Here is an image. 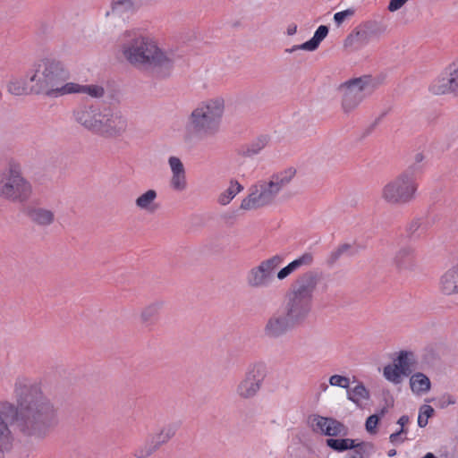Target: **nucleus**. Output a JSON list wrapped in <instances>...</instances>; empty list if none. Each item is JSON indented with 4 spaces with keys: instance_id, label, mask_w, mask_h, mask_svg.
Returning <instances> with one entry per match:
<instances>
[{
    "instance_id": "1",
    "label": "nucleus",
    "mask_w": 458,
    "mask_h": 458,
    "mask_svg": "<svg viewBox=\"0 0 458 458\" xmlns=\"http://www.w3.org/2000/svg\"><path fill=\"white\" fill-rule=\"evenodd\" d=\"M14 402L0 401V452H9L16 434L42 441L56 423V409L39 382L18 377L13 386Z\"/></svg>"
},
{
    "instance_id": "2",
    "label": "nucleus",
    "mask_w": 458,
    "mask_h": 458,
    "mask_svg": "<svg viewBox=\"0 0 458 458\" xmlns=\"http://www.w3.org/2000/svg\"><path fill=\"white\" fill-rule=\"evenodd\" d=\"M119 47L131 65L162 77L169 75L174 62L180 57L172 50L161 49L155 40L140 30L124 31L120 37Z\"/></svg>"
},
{
    "instance_id": "3",
    "label": "nucleus",
    "mask_w": 458,
    "mask_h": 458,
    "mask_svg": "<svg viewBox=\"0 0 458 458\" xmlns=\"http://www.w3.org/2000/svg\"><path fill=\"white\" fill-rule=\"evenodd\" d=\"M30 83V91L43 94L48 98H58L68 95L66 89L70 82H66L68 72L62 63L54 59H42L34 64L27 72Z\"/></svg>"
},
{
    "instance_id": "4",
    "label": "nucleus",
    "mask_w": 458,
    "mask_h": 458,
    "mask_svg": "<svg viewBox=\"0 0 458 458\" xmlns=\"http://www.w3.org/2000/svg\"><path fill=\"white\" fill-rule=\"evenodd\" d=\"M224 111L225 101L221 98L199 104L187 117L184 124V139L191 141L215 136L220 129Z\"/></svg>"
},
{
    "instance_id": "5",
    "label": "nucleus",
    "mask_w": 458,
    "mask_h": 458,
    "mask_svg": "<svg viewBox=\"0 0 458 458\" xmlns=\"http://www.w3.org/2000/svg\"><path fill=\"white\" fill-rule=\"evenodd\" d=\"M320 281V275L309 270L300 275L286 293L283 310L296 325L302 323L312 309L314 293Z\"/></svg>"
},
{
    "instance_id": "6",
    "label": "nucleus",
    "mask_w": 458,
    "mask_h": 458,
    "mask_svg": "<svg viewBox=\"0 0 458 458\" xmlns=\"http://www.w3.org/2000/svg\"><path fill=\"white\" fill-rule=\"evenodd\" d=\"M296 174L293 167L274 173L267 180H261L252 185L249 194L242 200L241 209L256 210L275 203L281 191L286 187Z\"/></svg>"
},
{
    "instance_id": "7",
    "label": "nucleus",
    "mask_w": 458,
    "mask_h": 458,
    "mask_svg": "<svg viewBox=\"0 0 458 458\" xmlns=\"http://www.w3.org/2000/svg\"><path fill=\"white\" fill-rule=\"evenodd\" d=\"M418 169L413 165L386 183L380 193L382 199L390 206H404L413 201L418 190L415 176Z\"/></svg>"
},
{
    "instance_id": "8",
    "label": "nucleus",
    "mask_w": 458,
    "mask_h": 458,
    "mask_svg": "<svg viewBox=\"0 0 458 458\" xmlns=\"http://www.w3.org/2000/svg\"><path fill=\"white\" fill-rule=\"evenodd\" d=\"M32 185L23 175L18 164H9L0 171V198L13 202L24 203L32 195Z\"/></svg>"
},
{
    "instance_id": "9",
    "label": "nucleus",
    "mask_w": 458,
    "mask_h": 458,
    "mask_svg": "<svg viewBox=\"0 0 458 458\" xmlns=\"http://www.w3.org/2000/svg\"><path fill=\"white\" fill-rule=\"evenodd\" d=\"M379 85V79L370 75L351 79L341 84L338 89L342 95L341 106L344 113L349 114L356 109Z\"/></svg>"
},
{
    "instance_id": "10",
    "label": "nucleus",
    "mask_w": 458,
    "mask_h": 458,
    "mask_svg": "<svg viewBox=\"0 0 458 458\" xmlns=\"http://www.w3.org/2000/svg\"><path fill=\"white\" fill-rule=\"evenodd\" d=\"M284 257L276 254L251 267L246 275V284L251 289L268 287L274 280L276 269L283 263Z\"/></svg>"
},
{
    "instance_id": "11",
    "label": "nucleus",
    "mask_w": 458,
    "mask_h": 458,
    "mask_svg": "<svg viewBox=\"0 0 458 458\" xmlns=\"http://www.w3.org/2000/svg\"><path fill=\"white\" fill-rule=\"evenodd\" d=\"M266 377L267 367L264 363L258 362L250 365L244 377L236 385V395L243 400L253 399L260 391Z\"/></svg>"
},
{
    "instance_id": "12",
    "label": "nucleus",
    "mask_w": 458,
    "mask_h": 458,
    "mask_svg": "<svg viewBox=\"0 0 458 458\" xmlns=\"http://www.w3.org/2000/svg\"><path fill=\"white\" fill-rule=\"evenodd\" d=\"M386 30L387 25L382 21H367L345 38L344 47L358 49L367 45L370 40L379 38Z\"/></svg>"
},
{
    "instance_id": "13",
    "label": "nucleus",
    "mask_w": 458,
    "mask_h": 458,
    "mask_svg": "<svg viewBox=\"0 0 458 458\" xmlns=\"http://www.w3.org/2000/svg\"><path fill=\"white\" fill-rule=\"evenodd\" d=\"M433 95H458V58L432 81L428 87Z\"/></svg>"
},
{
    "instance_id": "14",
    "label": "nucleus",
    "mask_w": 458,
    "mask_h": 458,
    "mask_svg": "<svg viewBox=\"0 0 458 458\" xmlns=\"http://www.w3.org/2000/svg\"><path fill=\"white\" fill-rule=\"evenodd\" d=\"M296 324L284 312L276 311L266 320L263 335L269 340H276L284 336Z\"/></svg>"
},
{
    "instance_id": "15",
    "label": "nucleus",
    "mask_w": 458,
    "mask_h": 458,
    "mask_svg": "<svg viewBox=\"0 0 458 458\" xmlns=\"http://www.w3.org/2000/svg\"><path fill=\"white\" fill-rule=\"evenodd\" d=\"M102 136L116 137L123 134L127 128V120L118 110L110 107L109 113L105 119Z\"/></svg>"
},
{
    "instance_id": "16",
    "label": "nucleus",
    "mask_w": 458,
    "mask_h": 458,
    "mask_svg": "<svg viewBox=\"0 0 458 458\" xmlns=\"http://www.w3.org/2000/svg\"><path fill=\"white\" fill-rule=\"evenodd\" d=\"M24 213L31 223L41 228L52 225L55 220V212L42 207L28 206L24 209Z\"/></svg>"
},
{
    "instance_id": "17",
    "label": "nucleus",
    "mask_w": 458,
    "mask_h": 458,
    "mask_svg": "<svg viewBox=\"0 0 458 458\" xmlns=\"http://www.w3.org/2000/svg\"><path fill=\"white\" fill-rule=\"evenodd\" d=\"M168 164L172 172L170 186L177 191H184L187 188V180L182 162L177 157H170Z\"/></svg>"
},
{
    "instance_id": "18",
    "label": "nucleus",
    "mask_w": 458,
    "mask_h": 458,
    "mask_svg": "<svg viewBox=\"0 0 458 458\" xmlns=\"http://www.w3.org/2000/svg\"><path fill=\"white\" fill-rule=\"evenodd\" d=\"M394 264L401 271H412L417 267L415 250L404 246L398 250L394 258Z\"/></svg>"
},
{
    "instance_id": "19",
    "label": "nucleus",
    "mask_w": 458,
    "mask_h": 458,
    "mask_svg": "<svg viewBox=\"0 0 458 458\" xmlns=\"http://www.w3.org/2000/svg\"><path fill=\"white\" fill-rule=\"evenodd\" d=\"M439 290L445 295L458 293V264L441 276L439 279Z\"/></svg>"
},
{
    "instance_id": "20",
    "label": "nucleus",
    "mask_w": 458,
    "mask_h": 458,
    "mask_svg": "<svg viewBox=\"0 0 458 458\" xmlns=\"http://www.w3.org/2000/svg\"><path fill=\"white\" fill-rule=\"evenodd\" d=\"M314 261L313 254L310 252H305L299 258L295 259L292 262H290L287 266L281 268L277 274L276 277L278 280H284L291 274L300 269L302 267H310L312 265Z\"/></svg>"
},
{
    "instance_id": "21",
    "label": "nucleus",
    "mask_w": 458,
    "mask_h": 458,
    "mask_svg": "<svg viewBox=\"0 0 458 458\" xmlns=\"http://www.w3.org/2000/svg\"><path fill=\"white\" fill-rule=\"evenodd\" d=\"M94 113L95 105L81 106L73 111V117L79 124L93 131L94 126L97 124L94 120Z\"/></svg>"
},
{
    "instance_id": "22",
    "label": "nucleus",
    "mask_w": 458,
    "mask_h": 458,
    "mask_svg": "<svg viewBox=\"0 0 458 458\" xmlns=\"http://www.w3.org/2000/svg\"><path fill=\"white\" fill-rule=\"evenodd\" d=\"M68 94H85L91 98H101L105 95V89L98 84L81 85L79 83L70 82V86L66 89Z\"/></svg>"
},
{
    "instance_id": "23",
    "label": "nucleus",
    "mask_w": 458,
    "mask_h": 458,
    "mask_svg": "<svg viewBox=\"0 0 458 458\" xmlns=\"http://www.w3.org/2000/svg\"><path fill=\"white\" fill-rule=\"evenodd\" d=\"M394 362L403 370L404 377L410 376L416 369L417 357L411 351H400Z\"/></svg>"
},
{
    "instance_id": "24",
    "label": "nucleus",
    "mask_w": 458,
    "mask_h": 458,
    "mask_svg": "<svg viewBox=\"0 0 458 458\" xmlns=\"http://www.w3.org/2000/svg\"><path fill=\"white\" fill-rule=\"evenodd\" d=\"M160 447L161 445L154 435L150 434L134 448L132 454L135 458H148Z\"/></svg>"
},
{
    "instance_id": "25",
    "label": "nucleus",
    "mask_w": 458,
    "mask_h": 458,
    "mask_svg": "<svg viewBox=\"0 0 458 458\" xmlns=\"http://www.w3.org/2000/svg\"><path fill=\"white\" fill-rule=\"evenodd\" d=\"M410 387L413 394L421 395L429 392L431 382L428 376L421 372H416L410 377Z\"/></svg>"
},
{
    "instance_id": "26",
    "label": "nucleus",
    "mask_w": 458,
    "mask_h": 458,
    "mask_svg": "<svg viewBox=\"0 0 458 458\" xmlns=\"http://www.w3.org/2000/svg\"><path fill=\"white\" fill-rule=\"evenodd\" d=\"M157 198V192L153 189H149L135 199V205L141 210L153 213L158 208V205L156 203Z\"/></svg>"
},
{
    "instance_id": "27",
    "label": "nucleus",
    "mask_w": 458,
    "mask_h": 458,
    "mask_svg": "<svg viewBox=\"0 0 458 458\" xmlns=\"http://www.w3.org/2000/svg\"><path fill=\"white\" fill-rule=\"evenodd\" d=\"M356 253L352 244L343 243L328 255L326 263L328 267H333L343 255L354 256Z\"/></svg>"
},
{
    "instance_id": "28",
    "label": "nucleus",
    "mask_w": 458,
    "mask_h": 458,
    "mask_svg": "<svg viewBox=\"0 0 458 458\" xmlns=\"http://www.w3.org/2000/svg\"><path fill=\"white\" fill-rule=\"evenodd\" d=\"M27 76L23 78H13L7 84L8 92L14 96H22L31 93L30 86L28 87Z\"/></svg>"
},
{
    "instance_id": "29",
    "label": "nucleus",
    "mask_w": 458,
    "mask_h": 458,
    "mask_svg": "<svg viewBox=\"0 0 458 458\" xmlns=\"http://www.w3.org/2000/svg\"><path fill=\"white\" fill-rule=\"evenodd\" d=\"M328 31L329 30L327 26L320 25L315 31L313 37L310 40L302 43V47L310 52L317 50L320 43L327 36Z\"/></svg>"
},
{
    "instance_id": "30",
    "label": "nucleus",
    "mask_w": 458,
    "mask_h": 458,
    "mask_svg": "<svg viewBox=\"0 0 458 458\" xmlns=\"http://www.w3.org/2000/svg\"><path fill=\"white\" fill-rule=\"evenodd\" d=\"M179 427V422L168 423L163 426L158 432L153 433V435L162 446L175 436Z\"/></svg>"
},
{
    "instance_id": "31",
    "label": "nucleus",
    "mask_w": 458,
    "mask_h": 458,
    "mask_svg": "<svg viewBox=\"0 0 458 458\" xmlns=\"http://www.w3.org/2000/svg\"><path fill=\"white\" fill-rule=\"evenodd\" d=\"M164 301L161 300L155 301L147 305L140 313V320L143 324H151L153 319L157 316L160 310L164 306Z\"/></svg>"
},
{
    "instance_id": "32",
    "label": "nucleus",
    "mask_w": 458,
    "mask_h": 458,
    "mask_svg": "<svg viewBox=\"0 0 458 458\" xmlns=\"http://www.w3.org/2000/svg\"><path fill=\"white\" fill-rule=\"evenodd\" d=\"M348 399L353 402L358 407L363 408L362 401L369 398V392L362 383L348 390Z\"/></svg>"
},
{
    "instance_id": "33",
    "label": "nucleus",
    "mask_w": 458,
    "mask_h": 458,
    "mask_svg": "<svg viewBox=\"0 0 458 458\" xmlns=\"http://www.w3.org/2000/svg\"><path fill=\"white\" fill-rule=\"evenodd\" d=\"M268 142L269 137L267 135H261L242 148V155L249 157L258 155Z\"/></svg>"
},
{
    "instance_id": "34",
    "label": "nucleus",
    "mask_w": 458,
    "mask_h": 458,
    "mask_svg": "<svg viewBox=\"0 0 458 458\" xmlns=\"http://www.w3.org/2000/svg\"><path fill=\"white\" fill-rule=\"evenodd\" d=\"M326 444L335 452H344L355 447V439L351 438H327Z\"/></svg>"
},
{
    "instance_id": "35",
    "label": "nucleus",
    "mask_w": 458,
    "mask_h": 458,
    "mask_svg": "<svg viewBox=\"0 0 458 458\" xmlns=\"http://www.w3.org/2000/svg\"><path fill=\"white\" fill-rule=\"evenodd\" d=\"M242 190V185L240 184L237 181H231L228 189H226L219 195L218 202L221 205H227Z\"/></svg>"
},
{
    "instance_id": "36",
    "label": "nucleus",
    "mask_w": 458,
    "mask_h": 458,
    "mask_svg": "<svg viewBox=\"0 0 458 458\" xmlns=\"http://www.w3.org/2000/svg\"><path fill=\"white\" fill-rule=\"evenodd\" d=\"M137 9L133 0H112L111 12L114 14L134 12Z\"/></svg>"
},
{
    "instance_id": "37",
    "label": "nucleus",
    "mask_w": 458,
    "mask_h": 458,
    "mask_svg": "<svg viewBox=\"0 0 458 458\" xmlns=\"http://www.w3.org/2000/svg\"><path fill=\"white\" fill-rule=\"evenodd\" d=\"M325 436L328 437H345L348 434V428L342 422L330 418L329 423L325 429Z\"/></svg>"
},
{
    "instance_id": "38",
    "label": "nucleus",
    "mask_w": 458,
    "mask_h": 458,
    "mask_svg": "<svg viewBox=\"0 0 458 458\" xmlns=\"http://www.w3.org/2000/svg\"><path fill=\"white\" fill-rule=\"evenodd\" d=\"M384 376L388 381L398 385L402 383L403 374V370L394 362L384 368Z\"/></svg>"
},
{
    "instance_id": "39",
    "label": "nucleus",
    "mask_w": 458,
    "mask_h": 458,
    "mask_svg": "<svg viewBox=\"0 0 458 458\" xmlns=\"http://www.w3.org/2000/svg\"><path fill=\"white\" fill-rule=\"evenodd\" d=\"M330 418L320 415H311L308 419V423L314 432L325 435L327 425L329 423Z\"/></svg>"
},
{
    "instance_id": "40",
    "label": "nucleus",
    "mask_w": 458,
    "mask_h": 458,
    "mask_svg": "<svg viewBox=\"0 0 458 458\" xmlns=\"http://www.w3.org/2000/svg\"><path fill=\"white\" fill-rule=\"evenodd\" d=\"M435 411L430 405L423 404L420 408L418 416V425L420 428H425L428 425V420L433 416Z\"/></svg>"
},
{
    "instance_id": "41",
    "label": "nucleus",
    "mask_w": 458,
    "mask_h": 458,
    "mask_svg": "<svg viewBox=\"0 0 458 458\" xmlns=\"http://www.w3.org/2000/svg\"><path fill=\"white\" fill-rule=\"evenodd\" d=\"M421 225L422 223L420 218H414L410 223H408L405 229L407 237L410 239L419 237V234H417V233L421 228Z\"/></svg>"
},
{
    "instance_id": "42",
    "label": "nucleus",
    "mask_w": 458,
    "mask_h": 458,
    "mask_svg": "<svg viewBox=\"0 0 458 458\" xmlns=\"http://www.w3.org/2000/svg\"><path fill=\"white\" fill-rule=\"evenodd\" d=\"M329 384L333 386L349 388L350 378L341 375H333L329 377Z\"/></svg>"
},
{
    "instance_id": "43",
    "label": "nucleus",
    "mask_w": 458,
    "mask_h": 458,
    "mask_svg": "<svg viewBox=\"0 0 458 458\" xmlns=\"http://www.w3.org/2000/svg\"><path fill=\"white\" fill-rule=\"evenodd\" d=\"M356 451L357 454H361L364 457L365 454L369 455L374 451V445L371 443L355 441V447L352 448Z\"/></svg>"
},
{
    "instance_id": "44",
    "label": "nucleus",
    "mask_w": 458,
    "mask_h": 458,
    "mask_svg": "<svg viewBox=\"0 0 458 458\" xmlns=\"http://www.w3.org/2000/svg\"><path fill=\"white\" fill-rule=\"evenodd\" d=\"M110 110V106H103L102 114H98V116H100V119L98 122L96 121L97 124L94 126L93 132L98 133L101 135L104 125L106 124L105 119H106V115L108 114Z\"/></svg>"
},
{
    "instance_id": "45",
    "label": "nucleus",
    "mask_w": 458,
    "mask_h": 458,
    "mask_svg": "<svg viewBox=\"0 0 458 458\" xmlns=\"http://www.w3.org/2000/svg\"><path fill=\"white\" fill-rule=\"evenodd\" d=\"M379 421V416L377 414H373L368 417L365 423L366 430L370 433H376V428Z\"/></svg>"
},
{
    "instance_id": "46",
    "label": "nucleus",
    "mask_w": 458,
    "mask_h": 458,
    "mask_svg": "<svg viewBox=\"0 0 458 458\" xmlns=\"http://www.w3.org/2000/svg\"><path fill=\"white\" fill-rule=\"evenodd\" d=\"M354 11L352 9H347L342 12H338L334 15V21L337 26H340L347 18L352 16Z\"/></svg>"
},
{
    "instance_id": "47",
    "label": "nucleus",
    "mask_w": 458,
    "mask_h": 458,
    "mask_svg": "<svg viewBox=\"0 0 458 458\" xmlns=\"http://www.w3.org/2000/svg\"><path fill=\"white\" fill-rule=\"evenodd\" d=\"M406 2V0H391L388 4V10L390 12H395L399 10Z\"/></svg>"
},
{
    "instance_id": "48",
    "label": "nucleus",
    "mask_w": 458,
    "mask_h": 458,
    "mask_svg": "<svg viewBox=\"0 0 458 458\" xmlns=\"http://www.w3.org/2000/svg\"><path fill=\"white\" fill-rule=\"evenodd\" d=\"M403 433H406V429L405 428H401L399 431L397 432H394L393 434L390 435L389 437V439L392 443H396L398 441V438L399 437L403 434Z\"/></svg>"
},
{
    "instance_id": "49",
    "label": "nucleus",
    "mask_w": 458,
    "mask_h": 458,
    "mask_svg": "<svg viewBox=\"0 0 458 458\" xmlns=\"http://www.w3.org/2000/svg\"><path fill=\"white\" fill-rule=\"evenodd\" d=\"M409 420H410L409 416L403 415L399 418V420H397V423L401 426V428H404V426L409 423Z\"/></svg>"
},
{
    "instance_id": "50",
    "label": "nucleus",
    "mask_w": 458,
    "mask_h": 458,
    "mask_svg": "<svg viewBox=\"0 0 458 458\" xmlns=\"http://www.w3.org/2000/svg\"><path fill=\"white\" fill-rule=\"evenodd\" d=\"M300 49H301V50H305V51H307V49H306V48L302 47V44H301V45H295V46H293V47H291V48H287V49H285V52H286V53L291 54V53H293V52H295L296 50H300Z\"/></svg>"
},
{
    "instance_id": "51",
    "label": "nucleus",
    "mask_w": 458,
    "mask_h": 458,
    "mask_svg": "<svg viewBox=\"0 0 458 458\" xmlns=\"http://www.w3.org/2000/svg\"><path fill=\"white\" fill-rule=\"evenodd\" d=\"M102 111H103V106L95 105L94 120L98 122V120L100 119V116H98V114H102Z\"/></svg>"
},
{
    "instance_id": "52",
    "label": "nucleus",
    "mask_w": 458,
    "mask_h": 458,
    "mask_svg": "<svg viewBox=\"0 0 458 458\" xmlns=\"http://www.w3.org/2000/svg\"><path fill=\"white\" fill-rule=\"evenodd\" d=\"M297 31V25L296 24H291L287 28V34L289 36L294 35Z\"/></svg>"
},
{
    "instance_id": "53",
    "label": "nucleus",
    "mask_w": 458,
    "mask_h": 458,
    "mask_svg": "<svg viewBox=\"0 0 458 458\" xmlns=\"http://www.w3.org/2000/svg\"><path fill=\"white\" fill-rule=\"evenodd\" d=\"M424 157L421 153H418L415 155V162L417 164L420 163L423 160Z\"/></svg>"
},
{
    "instance_id": "54",
    "label": "nucleus",
    "mask_w": 458,
    "mask_h": 458,
    "mask_svg": "<svg viewBox=\"0 0 458 458\" xmlns=\"http://www.w3.org/2000/svg\"><path fill=\"white\" fill-rule=\"evenodd\" d=\"M387 412V408L386 407H384L381 409L379 414H377L379 416V419L384 416L386 413Z\"/></svg>"
},
{
    "instance_id": "55",
    "label": "nucleus",
    "mask_w": 458,
    "mask_h": 458,
    "mask_svg": "<svg viewBox=\"0 0 458 458\" xmlns=\"http://www.w3.org/2000/svg\"><path fill=\"white\" fill-rule=\"evenodd\" d=\"M349 458H364L361 456V454H357L356 451L354 450V453L349 456Z\"/></svg>"
},
{
    "instance_id": "56",
    "label": "nucleus",
    "mask_w": 458,
    "mask_h": 458,
    "mask_svg": "<svg viewBox=\"0 0 458 458\" xmlns=\"http://www.w3.org/2000/svg\"><path fill=\"white\" fill-rule=\"evenodd\" d=\"M387 454L389 457H393L396 454V451L394 449H391L388 451Z\"/></svg>"
},
{
    "instance_id": "57",
    "label": "nucleus",
    "mask_w": 458,
    "mask_h": 458,
    "mask_svg": "<svg viewBox=\"0 0 458 458\" xmlns=\"http://www.w3.org/2000/svg\"><path fill=\"white\" fill-rule=\"evenodd\" d=\"M422 458H437L434 454L428 453Z\"/></svg>"
},
{
    "instance_id": "58",
    "label": "nucleus",
    "mask_w": 458,
    "mask_h": 458,
    "mask_svg": "<svg viewBox=\"0 0 458 458\" xmlns=\"http://www.w3.org/2000/svg\"><path fill=\"white\" fill-rule=\"evenodd\" d=\"M385 114H386V113H383V114H381V115H380V116H379V117L375 121L374 126H375L376 124H377V123L380 122V120L385 116Z\"/></svg>"
},
{
    "instance_id": "59",
    "label": "nucleus",
    "mask_w": 458,
    "mask_h": 458,
    "mask_svg": "<svg viewBox=\"0 0 458 458\" xmlns=\"http://www.w3.org/2000/svg\"><path fill=\"white\" fill-rule=\"evenodd\" d=\"M454 403H455V401L451 396H449L448 403L454 404Z\"/></svg>"
}]
</instances>
